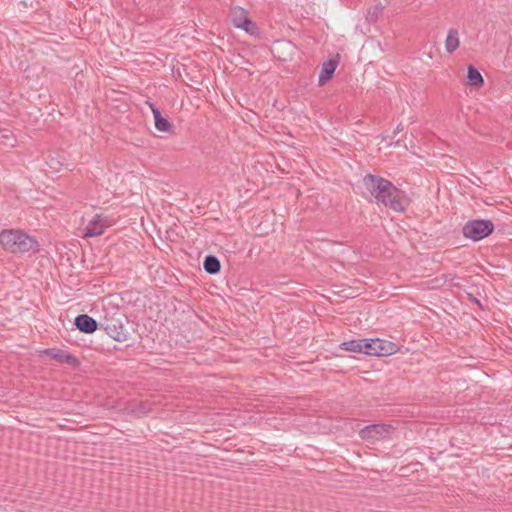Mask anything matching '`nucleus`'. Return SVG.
I'll list each match as a JSON object with an SVG mask.
<instances>
[{"mask_svg": "<svg viewBox=\"0 0 512 512\" xmlns=\"http://www.w3.org/2000/svg\"><path fill=\"white\" fill-rule=\"evenodd\" d=\"M0 246L14 255L36 254L40 250L38 240L22 229L2 230Z\"/></svg>", "mask_w": 512, "mask_h": 512, "instance_id": "f257e3e1", "label": "nucleus"}, {"mask_svg": "<svg viewBox=\"0 0 512 512\" xmlns=\"http://www.w3.org/2000/svg\"><path fill=\"white\" fill-rule=\"evenodd\" d=\"M395 211H404L408 205V200L404 192L400 191L390 182V188L383 187L380 195L375 199Z\"/></svg>", "mask_w": 512, "mask_h": 512, "instance_id": "f03ea898", "label": "nucleus"}, {"mask_svg": "<svg viewBox=\"0 0 512 512\" xmlns=\"http://www.w3.org/2000/svg\"><path fill=\"white\" fill-rule=\"evenodd\" d=\"M494 230L490 220L474 219L466 222L462 228L463 236L472 241H480L489 236Z\"/></svg>", "mask_w": 512, "mask_h": 512, "instance_id": "7ed1b4c3", "label": "nucleus"}, {"mask_svg": "<svg viewBox=\"0 0 512 512\" xmlns=\"http://www.w3.org/2000/svg\"><path fill=\"white\" fill-rule=\"evenodd\" d=\"M231 21L236 28L242 29L249 35H259V29L248 17V12L240 6L231 9Z\"/></svg>", "mask_w": 512, "mask_h": 512, "instance_id": "20e7f679", "label": "nucleus"}, {"mask_svg": "<svg viewBox=\"0 0 512 512\" xmlns=\"http://www.w3.org/2000/svg\"><path fill=\"white\" fill-rule=\"evenodd\" d=\"M366 354L373 356H388L398 351V346L387 340L382 339H366Z\"/></svg>", "mask_w": 512, "mask_h": 512, "instance_id": "39448f33", "label": "nucleus"}, {"mask_svg": "<svg viewBox=\"0 0 512 512\" xmlns=\"http://www.w3.org/2000/svg\"><path fill=\"white\" fill-rule=\"evenodd\" d=\"M113 224L114 221L110 217L103 214H95L86 225L84 237L90 238L100 236Z\"/></svg>", "mask_w": 512, "mask_h": 512, "instance_id": "423d86ee", "label": "nucleus"}, {"mask_svg": "<svg viewBox=\"0 0 512 512\" xmlns=\"http://www.w3.org/2000/svg\"><path fill=\"white\" fill-rule=\"evenodd\" d=\"M392 432L393 428L391 425L373 424L361 429L360 436L363 440L374 442L389 437Z\"/></svg>", "mask_w": 512, "mask_h": 512, "instance_id": "0eeeda50", "label": "nucleus"}, {"mask_svg": "<svg viewBox=\"0 0 512 512\" xmlns=\"http://www.w3.org/2000/svg\"><path fill=\"white\" fill-rule=\"evenodd\" d=\"M363 185L371 196L376 199L377 196L380 195L383 187L390 188V181L376 175L368 174L363 178Z\"/></svg>", "mask_w": 512, "mask_h": 512, "instance_id": "6e6552de", "label": "nucleus"}, {"mask_svg": "<svg viewBox=\"0 0 512 512\" xmlns=\"http://www.w3.org/2000/svg\"><path fill=\"white\" fill-rule=\"evenodd\" d=\"M75 326L81 332L91 334L97 330V321L87 314L78 315L74 321Z\"/></svg>", "mask_w": 512, "mask_h": 512, "instance_id": "1a4fd4ad", "label": "nucleus"}, {"mask_svg": "<svg viewBox=\"0 0 512 512\" xmlns=\"http://www.w3.org/2000/svg\"><path fill=\"white\" fill-rule=\"evenodd\" d=\"M43 354L49 356L52 359L57 360L60 363L73 364L76 362V358L63 350L60 349H45Z\"/></svg>", "mask_w": 512, "mask_h": 512, "instance_id": "9d476101", "label": "nucleus"}, {"mask_svg": "<svg viewBox=\"0 0 512 512\" xmlns=\"http://www.w3.org/2000/svg\"><path fill=\"white\" fill-rule=\"evenodd\" d=\"M337 67V62L334 60H328L322 64L321 71L319 73V84L324 85L328 80L331 79Z\"/></svg>", "mask_w": 512, "mask_h": 512, "instance_id": "9b49d317", "label": "nucleus"}, {"mask_svg": "<svg viewBox=\"0 0 512 512\" xmlns=\"http://www.w3.org/2000/svg\"><path fill=\"white\" fill-rule=\"evenodd\" d=\"M460 39L457 29L451 28L448 30L447 37L445 39V50L448 53H453L459 48Z\"/></svg>", "mask_w": 512, "mask_h": 512, "instance_id": "f8f14e48", "label": "nucleus"}, {"mask_svg": "<svg viewBox=\"0 0 512 512\" xmlns=\"http://www.w3.org/2000/svg\"><path fill=\"white\" fill-rule=\"evenodd\" d=\"M107 334L116 341H124L126 339V333L122 325L115 322L107 323L105 326Z\"/></svg>", "mask_w": 512, "mask_h": 512, "instance_id": "ddd939ff", "label": "nucleus"}, {"mask_svg": "<svg viewBox=\"0 0 512 512\" xmlns=\"http://www.w3.org/2000/svg\"><path fill=\"white\" fill-rule=\"evenodd\" d=\"M152 113L154 117L155 122V128L160 132H170L171 131V124L170 122L162 117L160 111L155 106L151 105Z\"/></svg>", "mask_w": 512, "mask_h": 512, "instance_id": "4468645a", "label": "nucleus"}, {"mask_svg": "<svg viewBox=\"0 0 512 512\" xmlns=\"http://www.w3.org/2000/svg\"><path fill=\"white\" fill-rule=\"evenodd\" d=\"M366 339H356L343 342L340 347L341 349L349 352H357L366 354Z\"/></svg>", "mask_w": 512, "mask_h": 512, "instance_id": "2eb2a0df", "label": "nucleus"}, {"mask_svg": "<svg viewBox=\"0 0 512 512\" xmlns=\"http://www.w3.org/2000/svg\"><path fill=\"white\" fill-rule=\"evenodd\" d=\"M204 270L209 274H216L220 271L221 264L217 257L208 255L203 262Z\"/></svg>", "mask_w": 512, "mask_h": 512, "instance_id": "dca6fc26", "label": "nucleus"}, {"mask_svg": "<svg viewBox=\"0 0 512 512\" xmlns=\"http://www.w3.org/2000/svg\"><path fill=\"white\" fill-rule=\"evenodd\" d=\"M467 78L469 84L474 87H480L484 83L481 73L472 65L468 66Z\"/></svg>", "mask_w": 512, "mask_h": 512, "instance_id": "f3484780", "label": "nucleus"}, {"mask_svg": "<svg viewBox=\"0 0 512 512\" xmlns=\"http://www.w3.org/2000/svg\"><path fill=\"white\" fill-rule=\"evenodd\" d=\"M384 5L381 2L376 3L374 6L367 10L366 20L369 23L376 22L379 17L383 14Z\"/></svg>", "mask_w": 512, "mask_h": 512, "instance_id": "a211bd4d", "label": "nucleus"}, {"mask_svg": "<svg viewBox=\"0 0 512 512\" xmlns=\"http://www.w3.org/2000/svg\"><path fill=\"white\" fill-rule=\"evenodd\" d=\"M400 131H401V128H400V126H398V127L396 128V130L394 131V134H397V133H399Z\"/></svg>", "mask_w": 512, "mask_h": 512, "instance_id": "6ab92c4d", "label": "nucleus"}]
</instances>
